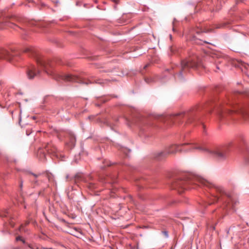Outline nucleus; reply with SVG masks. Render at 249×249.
<instances>
[{"mask_svg":"<svg viewBox=\"0 0 249 249\" xmlns=\"http://www.w3.org/2000/svg\"><path fill=\"white\" fill-rule=\"evenodd\" d=\"M198 184V185L205 187L210 189V194L212 198L208 201L209 205L214 202L221 200L224 202V207L227 209H234L238 203L236 196L232 193L226 192L224 188L220 186H216L200 177H193L190 175H185L178 179L173 185L174 189H182L183 190L187 189V185L189 183Z\"/></svg>","mask_w":249,"mask_h":249,"instance_id":"obj_1","label":"nucleus"},{"mask_svg":"<svg viewBox=\"0 0 249 249\" xmlns=\"http://www.w3.org/2000/svg\"><path fill=\"white\" fill-rule=\"evenodd\" d=\"M192 149H198L202 151H206L219 160H223L226 158L229 151V144L213 150H209L207 148L196 145H190L186 143L182 144L181 145L173 144L168 147L165 152H161L160 154L162 156H165L167 154H173L178 151L191 150Z\"/></svg>","mask_w":249,"mask_h":249,"instance_id":"obj_2","label":"nucleus"},{"mask_svg":"<svg viewBox=\"0 0 249 249\" xmlns=\"http://www.w3.org/2000/svg\"><path fill=\"white\" fill-rule=\"evenodd\" d=\"M22 52L28 53L33 57H36L37 67L31 66L27 71V75L28 79H32L37 77L40 73V69L43 70L48 74H53V69L54 63L49 60H46L42 58H38L36 50L31 46H27L22 50Z\"/></svg>","mask_w":249,"mask_h":249,"instance_id":"obj_3","label":"nucleus"},{"mask_svg":"<svg viewBox=\"0 0 249 249\" xmlns=\"http://www.w3.org/2000/svg\"><path fill=\"white\" fill-rule=\"evenodd\" d=\"M204 107L203 106H201L186 112L171 115L167 117L166 120L168 123L173 124L184 123L185 124H194L195 125L199 123L200 127L203 129V133H205V126L197 116V112Z\"/></svg>","mask_w":249,"mask_h":249,"instance_id":"obj_4","label":"nucleus"},{"mask_svg":"<svg viewBox=\"0 0 249 249\" xmlns=\"http://www.w3.org/2000/svg\"><path fill=\"white\" fill-rule=\"evenodd\" d=\"M226 105L233 106L234 105L232 99L229 98L222 104H220L217 111V115L220 121L227 120L229 116L232 115L235 113H239L242 115L249 117V108L239 107L238 109L231 110L227 108L225 106Z\"/></svg>","mask_w":249,"mask_h":249,"instance_id":"obj_5","label":"nucleus"},{"mask_svg":"<svg viewBox=\"0 0 249 249\" xmlns=\"http://www.w3.org/2000/svg\"><path fill=\"white\" fill-rule=\"evenodd\" d=\"M198 59L197 56L190 57L189 58L183 60L181 62V71L178 74V77L180 79L183 78V73L185 72L186 69L189 68H195L198 65Z\"/></svg>","mask_w":249,"mask_h":249,"instance_id":"obj_6","label":"nucleus"},{"mask_svg":"<svg viewBox=\"0 0 249 249\" xmlns=\"http://www.w3.org/2000/svg\"><path fill=\"white\" fill-rule=\"evenodd\" d=\"M21 52L11 49L10 51L8 50L1 48L0 49V58L6 59L11 61L13 57L19 55Z\"/></svg>","mask_w":249,"mask_h":249,"instance_id":"obj_7","label":"nucleus"},{"mask_svg":"<svg viewBox=\"0 0 249 249\" xmlns=\"http://www.w3.org/2000/svg\"><path fill=\"white\" fill-rule=\"evenodd\" d=\"M63 78L64 80L67 81L77 82L86 85H88L89 84H91L92 83L89 80H86L85 79H84L80 77H78L77 76L71 74H66L63 76Z\"/></svg>","mask_w":249,"mask_h":249,"instance_id":"obj_8","label":"nucleus"},{"mask_svg":"<svg viewBox=\"0 0 249 249\" xmlns=\"http://www.w3.org/2000/svg\"><path fill=\"white\" fill-rule=\"evenodd\" d=\"M45 148L48 153L53 155L57 158H59V154L58 153L57 150L54 146L52 145L51 144H48ZM60 156L61 155H60Z\"/></svg>","mask_w":249,"mask_h":249,"instance_id":"obj_9","label":"nucleus"},{"mask_svg":"<svg viewBox=\"0 0 249 249\" xmlns=\"http://www.w3.org/2000/svg\"><path fill=\"white\" fill-rule=\"evenodd\" d=\"M12 20H13L11 19L10 21H9V19L6 18L3 21L0 22V29H3L5 26H9L11 28H14L15 26L17 27V26L12 22Z\"/></svg>","mask_w":249,"mask_h":249,"instance_id":"obj_10","label":"nucleus"},{"mask_svg":"<svg viewBox=\"0 0 249 249\" xmlns=\"http://www.w3.org/2000/svg\"><path fill=\"white\" fill-rule=\"evenodd\" d=\"M76 142V139L73 135L71 134L70 136V142L67 143L71 148L74 146Z\"/></svg>","mask_w":249,"mask_h":249,"instance_id":"obj_11","label":"nucleus"},{"mask_svg":"<svg viewBox=\"0 0 249 249\" xmlns=\"http://www.w3.org/2000/svg\"><path fill=\"white\" fill-rule=\"evenodd\" d=\"M141 124L142 125H151L152 124L151 123L150 119H143L142 121Z\"/></svg>","mask_w":249,"mask_h":249,"instance_id":"obj_12","label":"nucleus"},{"mask_svg":"<svg viewBox=\"0 0 249 249\" xmlns=\"http://www.w3.org/2000/svg\"><path fill=\"white\" fill-rule=\"evenodd\" d=\"M9 214V212L8 210H5L4 212H1L0 213V216L1 217H8Z\"/></svg>","mask_w":249,"mask_h":249,"instance_id":"obj_13","label":"nucleus"},{"mask_svg":"<svg viewBox=\"0 0 249 249\" xmlns=\"http://www.w3.org/2000/svg\"><path fill=\"white\" fill-rule=\"evenodd\" d=\"M107 82V80H97V81H96L95 82L97 83L102 84V85H104Z\"/></svg>","mask_w":249,"mask_h":249,"instance_id":"obj_14","label":"nucleus"},{"mask_svg":"<svg viewBox=\"0 0 249 249\" xmlns=\"http://www.w3.org/2000/svg\"><path fill=\"white\" fill-rule=\"evenodd\" d=\"M16 240L17 241H21L23 243H25V241L22 239L21 236H19L17 237Z\"/></svg>","mask_w":249,"mask_h":249,"instance_id":"obj_15","label":"nucleus"},{"mask_svg":"<svg viewBox=\"0 0 249 249\" xmlns=\"http://www.w3.org/2000/svg\"><path fill=\"white\" fill-rule=\"evenodd\" d=\"M105 164L107 165V166H109L111 165V163L108 160H105L104 162Z\"/></svg>","mask_w":249,"mask_h":249,"instance_id":"obj_16","label":"nucleus"},{"mask_svg":"<svg viewBox=\"0 0 249 249\" xmlns=\"http://www.w3.org/2000/svg\"><path fill=\"white\" fill-rule=\"evenodd\" d=\"M91 189H93V188H95V186L94 184H90L89 185V186Z\"/></svg>","mask_w":249,"mask_h":249,"instance_id":"obj_17","label":"nucleus"},{"mask_svg":"<svg viewBox=\"0 0 249 249\" xmlns=\"http://www.w3.org/2000/svg\"><path fill=\"white\" fill-rule=\"evenodd\" d=\"M175 19H174V21L173 22V30L174 31H175Z\"/></svg>","mask_w":249,"mask_h":249,"instance_id":"obj_18","label":"nucleus"},{"mask_svg":"<svg viewBox=\"0 0 249 249\" xmlns=\"http://www.w3.org/2000/svg\"><path fill=\"white\" fill-rule=\"evenodd\" d=\"M78 177H79V175H75L74 177L75 180H76L77 179H78Z\"/></svg>","mask_w":249,"mask_h":249,"instance_id":"obj_19","label":"nucleus"},{"mask_svg":"<svg viewBox=\"0 0 249 249\" xmlns=\"http://www.w3.org/2000/svg\"><path fill=\"white\" fill-rule=\"evenodd\" d=\"M32 175L33 176H34L36 178L37 177L38 175H36V174H32Z\"/></svg>","mask_w":249,"mask_h":249,"instance_id":"obj_20","label":"nucleus"},{"mask_svg":"<svg viewBox=\"0 0 249 249\" xmlns=\"http://www.w3.org/2000/svg\"><path fill=\"white\" fill-rule=\"evenodd\" d=\"M223 26V25H219L217 27V28H221Z\"/></svg>","mask_w":249,"mask_h":249,"instance_id":"obj_21","label":"nucleus"},{"mask_svg":"<svg viewBox=\"0 0 249 249\" xmlns=\"http://www.w3.org/2000/svg\"><path fill=\"white\" fill-rule=\"evenodd\" d=\"M22 187V182H21L20 184V187L21 188Z\"/></svg>","mask_w":249,"mask_h":249,"instance_id":"obj_22","label":"nucleus"},{"mask_svg":"<svg viewBox=\"0 0 249 249\" xmlns=\"http://www.w3.org/2000/svg\"><path fill=\"white\" fill-rule=\"evenodd\" d=\"M69 175H67V176H66V178H67V179H69Z\"/></svg>","mask_w":249,"mask_h":249,"instance_id":"obj_23","label":"nucleus"},{"mask_svg":"<svg viewBox=\"0 0 249 249\" xmlns=\"http://www.w3.org/2000/svg\"><path fill=\"white\" fill-rule=\"evenodd\" d=\"M247 162H248V163H249V159H248V160H247Z\"/></svg>","mask_w":249,"mask_h":249,"instance_id":"obj_24","label":"nucleus"},{"mask_svg":"<svg viewBox=\"0 0 249 249\" xmlns=\"http://www.w3.org/2000/svg\"><path fill=\"white\" fill-rule=\"evenodd\" d=\"M230 229H229V230H228V231H227V233H229V231H230Z\"/></svg>","mask_w":249,"mask_h":249,"instance_id":"obj_25","label":"nucleus"},{"mask_svg":"<svg viewBox=\"0 0 249 249\" xmlns=\"http://www.w3.org/2000/svg\"><path fill=\"white\" fill-rule=\"evenodd\" d=\"M165 234H166V235H167V232L165 231Z\"/></svg>","mask_w":249,"mask_h":249,"instance_id":"obj_26","label":"nucleus"},{"mask_svg":"<svg viewBox=\"0 0 249 249\" xmlns=\"http://www.w3.org/2000/svg\"><path fill=\"white\" fill-rule=\"evenodd\" d=\"M216 68H217V69H219V68L217 66H216Z\"/></svg>","mask_w":249,"mask_h":249,"instance_id":"obj_27","label":"nucleus"}]
</instances>
